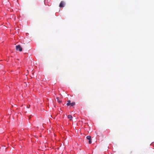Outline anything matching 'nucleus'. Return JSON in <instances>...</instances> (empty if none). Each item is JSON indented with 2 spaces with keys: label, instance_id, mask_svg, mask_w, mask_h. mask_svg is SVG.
Instances as JSON below:
<instances>
[{
  "label": "nucleus",
  "instance_id": "1",
  "mask_svg": "<svg viewBox=\"0 0 154 154\" xmlns=\"http://www.w3.org/2000/svg\"><path fill=\"white\" fill-rule=\"evenodd\" d=\"M16 50L17 51H22V48L20 45L16 46Z\"/></svg>",
  "mask_w": 154,
  "mask_h": 154
},
{
  "label": "nucleus",
  "instance_id": "2",
  "mask_svg": "<svg viewBox=\"0 0 154 154\" xmlns=\"http://www.w3.org/2000/svg\"><path fill=\"white\" fill-rule=\"evenodd\" d=\"M64 5V3L63 1H62L61 2L60 5V7H63Z\"/></svg>",
  "mask_w": 154,
  "mask_h": 154
},
{
  "label": "nucleus",
  "instance_id": "3",
  "mask_svg": "<svg viewBox=\"0 0 154 154\" xmlns=\"http://www.w3.org/2000/svg\"><path fill=\"white\" fill-rule=\"evenodd\" d=\"M68 118L69 119V120H71L72 117L71 115H69L68 116Z\"/></svg>",
  "mask_w": 154,
  "mask_h": 154
},
{
  "label": "nucleus",
  "instance_id": "4",
  "mask_svg": "<svg viewBox=\"0 0 154 154\" xmlns=\"http://www.w3.org/2000/svg\"><path fill=\"white\" fill-rule=\"evenodd\" d=\"M71 104L70 101L69 100L67 101V103H66V105L67 106H69Z\"/></svg>",
  "mask_w": 154,
  "mask_h": 154
},
{
  "label": "nucleus",
  "instance_id": "5",
  "mask_svg": "<svg viewBox=\"0 0 154 154\" xmlns=\"http://www.w3.org/2000/svg\"><path fill=\"white\" fill-rule=\"evenodd\" d=\"M86 138H87V139L89 140H91V137L90 136H87L86 137Z\"/></svg>",
  "mask_w": 154,
  "mask_h": 154
},
{
  "label": "nucleus",
  "instance_id": "6",
  "mask_svg": "<svg viewBox=\"0 0 154 154\" xmlns=\"http://www.w3.org/2000/svg\"><path fill=\"white\" fill-rule=\"evenodd\" d=\"M57 101H58V102L59 103H61V101L59 100V98L58 97H57Z\"/></svg>",
  "mask_w": 154,
  "mask_h": 154
},
{
  "label": "nucleus",
  "instance_id": "7",
  "mask_svg": "<svg viewBox=\"0 0 154 154\" xmlns=\"http://www.w3.org/2000/svg\"><path fill=\"white\" fill-rule=\"evenodd\" d=\"M75 102H72L71 103V105L72 106H74L75 105Z\"/></svg>",
  "mask_w": 154,
  "mask_h": 154
},
{
  "label": "nucleus",
  "instance_id": "8",
  "mask_svg": "<svg viewBox=\"0 0 154 154\" xmlns=\"http://www.w3.org/2000/svg\"><path fill=\"white\" fill-rule=\"evenodd\" d=\"M91 140H89V144H91Z\"/></svg>",
  "mask_w": 154,
  "mask_h": 154
},
{
  "label": "nucleus",
  "instance_id": "9",
  "mask_svg": "<svg viewBox=\"0 0 154 154\" xmlns=\"http://www.w3.org/2000/svg\"><path fill=\"white\" fill-rule=\"evenodd\" d=\"M27 108H29V106H28V107H27Z\"/></svg>",
  "mask_w": 154,
  "mask_h": 154
},
{
  "label": "nucleus",
  "instance_id": "10",
  "mask_svg": "<svg viewBox=\"0 0 154 154\" xmlns=\"http://www.w3.org/2000/svg\"><path fill=\"white\" fill-rule=\"evenodd\" d=\"M27 108H29V106H28V107H27Z\"/></svg>",
  "mask_w": 154,
  "mask_h": 154
}]
</instances>
